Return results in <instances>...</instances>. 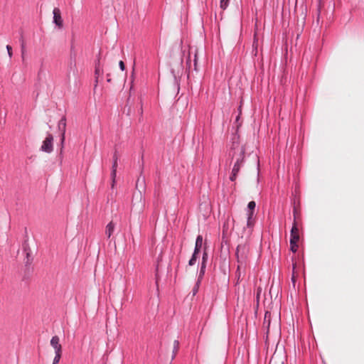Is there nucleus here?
Returning a JSON list of instances; mask_svg holds the SVG:
<instances>
[{"instance_id":"6e6552de","label":"nucleus","mask_w":364,"mask_h":364,"mask_svg":"<svg viewBox=\"0 0 364 364\" xmlns=\"http://www.w3.org/2000/svg\"><path fill=\"white\" fill-rule=\"evenodd\" d=\"M23 249L26 253V258H25V261H24L25 266L26 267L28 271L29 272L30 266H31V263L33 262V258L31 255V251L28 246V244L26 242H24L23 243Z\"/></svg>"},{"instance_id":"f03ea898","label":"nucleus","mask_w":364,"mask_h":364,"mask_svg":"<svg viewBox=\"0 0 364 364\" xmlns=\"http://www.w3.org/2000/svg\"><path fill=\"white\" fill-rule=\"evenodd\" d=\"M183 54L184 53L183 51H181L180 53V56L178 58V61L177 70H176V69L173 68H171V73L173 77V87L176 90V92H177V93L175 96V98H176L178 97L179 92H180V89H181L180 82H181V75L183 73Z\"/></svg>"},{"instance_id":"cd10ccee","label":"nucleus","mask_w":364,"mask_h":364,"mask_svg":"<svg viewBox=\"0 0 364 364\" xmlns=\"http://www.w3.org/2000/svg\"><path fill=\"white\" fill-rule=\"evenodd\" d=\"M200 284L201 283H198V280H196V284L192 289V294L193 296L198 293Z\"/></svg>"},{"instance_id":"9d476101","label":"nucleus","mask_w":364,"mask_h":364,"mask_svg":"<svg viewBox=\"0 0 364 364\" xmlns=\"http://www.w3.org/2000/svg\"><path fill=\"white\" fill-rule=\"evenodd\" d=\"M293 215H294V220L292 223V226L290 230V235H299V228L297 226V222H296V209L295 207L293 208Z\"/></svg>"},{"instance_id":"20e7f679","label":"nucleus","mask_w":364,"mask_h":364,"mask_svg":"<svg viewBox=\"0 0 364 364\" xmlns=\"http://www.w3.org/2000/svg\"><path fill=\"white\" fill-rule=\"evenodd\" d=\"M77 53L75 50L73 45L70 46L69 65H68V73H73L74 75H77V68L76 65Z\"/></svg>"},{"instance_id":"dca6fc26","label":"nucleus","mask_w":364,"mask_h":364,"mask_svg":"<svg viewBox=\"0 0 364 364\" xmlns=\"http://www.w3.org/2000/svg\"><path fill=\"white\" fill-rule=\"evenodd\" d=\"M271 323V314L269 311H266L264 314V326L267 327V335L269 333V326Z\"/></svg>"},{"instance_id":"7ed1b4c3","label":"nucleus","mask_w":364,"mask_h":364,"mask_svg":"<svg viewBox=\"0 0 364 364\" xmlns=\"http://www.w3.org/2000/svg\"><path fill=\"white\" fill-rule=\"evenodd\" d=\"M250 247L248 243L239 244L236 247L235 256L237 262L241 265L246 263L248 255H249Z\"/></svg>"},{"instance_id":"ddd939ff","label":"nucleus","mask_w":364,"mask_h":364,"mask_svg":"<svg viewBox=\"0 0 364 364\" xmlns=\"http://www.w3.org/2000/svg\"><path fill=\"white\" fill-rule=\"evenodd\" d=\"M202 247H203V236L201 235H198L196 238L193 252L200 253L202 250Z\"/></svg>"},{"instance_id":"7c9ffc66","label":"nucleus","mask_w":364,"mask_h":364,"mask_svg":"<svg viewBox=\"0 0 364 364\" xmlns=\"http://www.w3.org/2000/svg\"><path fill=\"white\" fill-rule=\"evenodd\" d=\"M239 144H240L239 141H233L232 144V146L230 147L231 151L233 150L234 151L233 152L235 151L236 153H237L236 151V149L239 147Z\"/></svg>"},{"instance_id":"c03bdc74","label":"nucleus","mask_w":364,"mask_h":364,"mask_svg":"<svg viewBox=\"0 0 364 364\" xmlns=\"http://www.w3.org/2000/svg\"><path fill=\"white\" fill-rule=\"evenodd\" d=\"M259 292H260V291L257 292V301L259 300Z\"/></svg>"},{"instance_id":"a18cd8bd","label":"nucleus","mask_w":364,"mask_h":364,"mask_svg":"<svg viewBox=\"0 0 364 364\" xmlns=\"http://www.w3.org/2000/svg\"><path fill=\"white\" fill-rule=\"evenodd\" d=\"M238 109H239L240 112H241V107L240 106L239 107Z\"/></svg>"},{"instance_id":"f257e3e1","label":"nucleus","mask_w":364,"mask_h":364,"mask_svg":"<svg viewBox=\"0 0 364 364\" xmlns=\"http://www.w3.org/2000/svg\"><path fill=\"white\" fill-rule=\"evenodd\" d=\"M245 146L242 145L240 146L238 153L235 151L232 154H231V152L229 154L232 161L235 159L229 177L231 181H235L237 179L241 168L243 167L245 164Z\"/></svg>"},{"instance_id":"2f4dec72","label":"nucleus","mask_w":364,"mask_h":364,"mask_svg":"<svg viewBox=\"0 0 364 364\" xmlns=\"http://www.w3.org/2000/svg\"><path fill=\"white\" fill-rule=\"evenodd\" d=\"M197 63H198V57H197V53L196 52L194 54V60H193V70L195 71H197Z\"/></svg>"},{"instance_id":"f3484780","label":"nucleus","mask_w":364,"mask_h":364,"mask_svg":"<svg viewBox=\"0 0 364 364\" xmlns=\"http://www.w3.org/2000/svg\"><path fill=\"white\" fill-rule=\"evenodd\" d=\"M208 260V248H207L206 243H205L203 247V249L201 262L199 264H203L207 265Z\"/></svg>"},{"instance_id":"4be33fe9","label":"nucleus","mask_w":364,"mask_h":364,"mask_svg":"<svg viewBox=\"0 0 364 364\" xmlns=\"http://www.w3.org/2000/svg\"><path fill=\"white\" fill-rule=\"evenodd\" d=\"M60 339L58 336H54L51 338L50 340V346L54 348L60 346L61 345L59 343Z\"/></svg>"},{"instance_id":"4c0bfd02","label":"nucleus","mask_w":364,"mask_h":364,"mask_svg":"<svg viewBox=\"0 0 364 364\" xmlns=\"http://www.w3.org/2000/svg\"><path fill=\"white\" fill-rule=\"evenodd\" d=\"M60 358L61 357L55 355L52 364H59Z\"/></svg>"},{"instance_id":"f8f14e48","label":"nucleus","mask_w":364,"mask_h":364,"mask_svg":"<svg viewBox=\"0 0 364 364\" xmlns=\"http://www.w3.org/2000/svg\"><path fill=\"white\" fill-rule=\"evenodd\" d=\"M141 171L140 176L138 178L136 183V188H138V186L141 183V185L143 186V188L144 190L145 189V177L142 175V172H143V169H144V155L143 154L141 155Z\"/></svg>"},{"instance_id":"e433bc0d","label":"nucleus","mask_w":364,"mask_h":364,"mask_svg":"<svg viewBox=\"0 0 364 364\" xmlns=\"http://www.w3.org/2000/svg\"><path fill=\"white\" fill-rule=\"evenodd\" d=\"M112 162L118 163L117 151L115 150L112 157Z\"/></svg>"},{"instance_id":"412c9836","label":"nucleus","mask_w":364,"mask_h":364,"mask_svg":"<svg viewBox=\"0 0 364 364\" xmlns=\"http://www.w3.org/2000/svg\"><path fill=\"white\" fill-rule=\"evenodd\" d=\"M198 255H199V253L193 252V254H192L190 259L188 260L189 266L192 267L196 264V263L198 259Z\"/></svg>"},{"instance_id":"58836bf2","label":"nucleus","mask_w":364,"mask_h":364,"mask_svg":"<svg viewBox=\"0 0 364 364\" xmlns=\"http://www.w3.org/2000/svg\"><path fill=\"white\" fill-rule=\"evenodd\" d=\"M259 161L257 160V182H259Z\"/></svg>"},{"instance_id":"72a5a7b5","label":"nucleus","mask_w":364,"mask_h":364,"mask_svg":"<svg viewBox=\"0 0 364 364\" xmlns=\"http://www.w3.org/2000/svg\"><path fill=\"white\" fill-rule=\"evenodd\" d=\"M95 68H100V55L97 56V59L95 60Z\"/></svg>"},{"instance_id":"c85d7f7f","label":"nucleus","mask_w":364,"mask_h":364,"mask_svg":"<svg viewBox=\"0 0 364 364\" xmlns=\"http://www.w3.org/2000/svg\"><path fill=\"white\" fill-rule=\"evenodd\" d=\"M290 245V250L293 252V253H296L297 252V250H298V243H296V244H294V243H289Z\"/></svg>"},{"instance_id":"b1692460","label":"nucleus","mask_w":364,"mask_h":364,"mask_svg":"<svg viewBox=\"0 0 364 364\" xmlns=\"http://www.w3.org/2000/svg\"><path fill=\"white\" fill-rule=\"evenodd\" d=\"M178 348H179V341L178 340H175L173 342L172 359H173L176 357V355L178 350Z\"/></svg>"},{"instance_id":"5701e85b","label":"nucleus","mask_w":364,"mask_h":364,"mask_svg":"<svg viewBox=\"0 0 364 364\" xmlns=\"http://www.w3.org/2000/svg\"><path fill=\"white\" fill-rule=\"evenodd\" d=\"M253 217L251 213H247V227L252 229L254 227Z\"/></svg>"},{"instance_id":"0eeeda50","label":"nucleus","mask_w":364,"mask_h":364,"mask_svg":"<svg viewBox=\"0 0 364 364\" xmlns=\"http://www.w3.org/2000/svg\"><path fill=\"white\" fill-rule=\"evenodd\" d=\"M53 137L51 134H48L46 139L43 141V144L41 147V151L50 154L53 150Z\"/></svg>"},{"instance_id":"393cba45","label":"nucleus","mask_w":364,"mask_h":364,"mask_svg":"<svg viewBox=\"0 0 364 364\" xmlns=\"http://www.w3.org/2000/svg\"><path fill=\"white\" fill-rule=\"evenodd\" d=\"M230 4V0H220V8L223 10H225Z\"/></svg>"},{"instance_id":"49530a36","label":"nucleus","mask_w":364,"mask_h":364,"mask_svg":"<svg viewBox=\"0 0 364 364\" xmlns=\"http://www.w3.org/2000/svg\"><path fill=\"white\" fill-rule=\"evenodd\" d=\"M318 1H319V4H320V3H321V0H318Z\"/></svg>"},{"instance_id":"2eb2a0df","label":"nucleus","mask_w":364,"mask_h":364,"mask_svg":"<svg viewBox=\"0 0 364 364\" xmlns=\"http://www.w3.org/2000/svg\"><path fill=\"white\" fill-rule=\"evenodd\" d=\"M115 229V225L112 221H110L107 225L105 229V235L107 238H110Z\"/></svg>"},{"instance_id":"f704fd0d","label":"nucleus","mask_w":364,"mask_h":364,"mask_svg":"<svg viewBox=\"0 0 364 364\" xmlns=\"http://www.w3.org/2000/svg\"><path fill=\"white\" fill-rule=\"evenodd\" d=\"M119 67L122 71H124L126 70V65L123 60H120L119 62Z\"/></svg>"},{"instance_id":"79ce46f5","label":"nucleus","mask_w":364,"mask_h":364,"mask_svg":"<svg viewBox=\"0 0 364 364\" xmlns=\"http://www.w3.org/2000/svg\"><path fill=\"white\" fill-rule=\"evenodd\" d=\"M240 114H239L236 117L235 120H236V121H238V120L240 119Z\"/></svg>"},{"instance_id":"a19ab883","label":"nucleus","mask_w":364,"mask_h":364,"mask_svg":"<svg viewBox=\"0 0 364 364\" xmlns=\"http://www.w3.org/2000/svg\"><path fill=\"white\" fill-rule=\"evenodd\" d=\"M291 281H292L293 284H295V282H296V279H295V277H294V275H293V276H292V277H291Z\"/></svg>"},{"instance_id":"aec40b11","label":"nucleus","mask_w":364,"mask_h":364,"mask_svg":"<svg viewBox=\"0 0 364 364\" xmlns=\"http://www.w3.org/2000/svg\"><path fill=\"white\" fill-rule=\"evenodd\" d=\"M103 74V70L100 68H95V88L97 86L99 82V77Z\"/></svg>"},{"instance_id":"37998d69","label":"nucleus","mask_w":364,"mask_h":364,"mask_svg":"<svg viewBox=\"0 0 364 364\" xmlns=\"http://www.w3.org/2000/svg\"><path fill=\"white\" fill-rule=\"evenodd\" d=\"M320 12H321V8H320V5H319L318 8V15L320 14Z\"/></svg>"},{"instance_id":"6ab92c4d","label":"nucleus","mask_w":364,"mask_h":364,"mask_svg":"<svg viewBox=\"0 0 364 364\" xmlns=\"http://www.w3.org/2000/svg\"><path fill=\"white\" fill-rule=\"evenodd\" d=\"M256 208V203L254 200H251L248 203L247 207V213H251L254 216L255 209Z\"/></svg>"},{"instance_id":"de8ad7c7","label":"nucleus","mask_w":364,"mask_h":364,"mask_svg":"<svg viewBox=\"0 0 364 364\" xmlns=\"http://www.w3.org/2000/svg\"><path fill=\"white\" fill-rule=\"evenodd\" d=\"M282 364H284V363H282Z\"/></svg>"},{"instance_id":"ea45409f","label":"nucleus","mask_w":364,"mask_h":364,"mask_svg":"<svg viewBox=\"0 0 364 364\" xmlns=\"http://www.w3.org/2000/svg\"><path fill=\"white\" fill-rule=\"evenodd\" d=\"M107 82H111V80H111V78L109 77V74H107Z\"/></svg>"},{"instance_id":"a878e982","label":"nucleus","mask_w":364,"mask_h":364,"mask_svg":"<svg viewBox=\"0 0 364 364\" xmlns=\"http://www.w3.org/2000/svg\"><path fill=\"white\" fill-rule=\"evenodd\" d=\"M252 53L257 56V39L256 38V36H255L254 38V41H253V43H252Z\"/></svg>"},{"instance_id":"a211bd4d","label":"nucleus","mask_w":364,"mask_h":364,"mask_svg":"<svg viewBox=\"0 0 364 364\" xmlns=\"http://www.w3.org/2000/svg\"><path fill=\"white\" fill-rule=\"evenodd\" d=\"M19 41L21 43V58H22V60H24V55L26 53V45H25V42L23 40V36L22 33H21Z\"/></svg>"},{"instance_id":"423d86ee","label":"nucleus","mask_w":364,"mask_h":364,"mask_svg":"<svg viewBox=\"0 0 364 364\" xmlns=\"http://www.w3.org/2000/svg\"><path fill=\"white\" fill-rule=\"evenodd\" d=\"M59 131L60 132V152L63 151L64 147V142L65 139V131H66V117L63 116L58 124Z\"/></svg>"},{"instance_id":"9b49d317","label":"nucleus","mask_w":364,"mask_h":364,"mask_svg":"<svg viewBox=\"0 0 364 364\" xmlns=\"http://www.w3.org/2000/svg\"><path fill=\"white\" fill-rule=\"evenodd\" d=\"M117 164L115 162H112V170L110 173L112 184L111 188L113 189L116 184V178H117Z\"/></svg>"},{"instance_id":"bb28decb","label":"nucleus","mask_w":364,"mask_h":364,"mask_svg":"<svg viewBox=\"0 0 364 364\" xmlns=\"http://www.w3.org/2000/svg\"><path fill=\"white\" fill-rule=\"evenodd\" d=\"M299 240V235H290L289 243L296 244V243H298Z\"/></svg>"},{"instance_id":"4468645a","label":"nucleus","mask_w":364,"mask_h":364,"mask_svg":"<svg viewBox=\"0 0 364 364\" xmlns=\"http://www.w3.org/2000/svg\"><path fill=\"white\" fill-rule=\"evenodd\" d=\"M198 265H199V269L197 272V279L196 280H198V283H201L203 279L204 275L205 274V269H206L207 265L203 264H199Z\"/></svg>"},{"instance_id":"1a4fd4ad","label":"nucleus","mask_w":364,"mask_h":364,"mask_svg":"<svg viewBox=\"0 0 364 364\" xmlns=\"http://www.w3.org/2000/svg\"><path fill=\"white\" fill-rule=\"evenodd\" d=\"M53 23L55 24L58 28H62L63 24V20L61 17L60 11L58 8H54L53 11Z\"/></svg>"},{"instance_id":"c9c22d12","label":"nucleus","mask_w":364,"mask_h":364,"mask_svg":"<svg viewBox=\"0 0 364 364\" xmlns=\"http://www.w3.org/2000/svg\"><path fill=\"white\" fill-rule=\"evenodd\" d=\"M186 66H187V70L189 71L190 69H191V55H190V53H188V56L186 59Z\"/></svg>"},{"instance_id":"473e14b6","label":"nucleus","mask_w":364,"mask_h":364,"mask_svg":"<svg viewBox=\"0 0 364 364\" xmlns=\"http://www.w3.org/2000/svg\"><path fill=\"white\" fill-rule=\"evenodd\" d=\"M6 48L9 57L10 58H11L12 55H13L12 47L10 45H7Z\"/></svg>"},{"instance_id":"39448f33","label":"nucleus","mask_w":364,"mask_h":364,"mask_svg":"<svg viewBox=\"0 0 364 364\" xmlns=\"http://www.w3.org/2000/svg\"><path fill=\"white\" fill-rule=\"evenodd\" d=\"M136 205L139 208V212H143L145 207V198L140 190L138 191V193L133 194L132 206Z\"/></svg>"},{"instance_id":"c756f323","label":"nucleus","mask_w":364,"mask_h":364,"mask_svg":"<svg viewBox=\"0 0 364 364\" xmlns=\"http://www.w3.org/2000/svg\"><path fill=\"white\" fill-rule=\"evenodd\" d=\"M54 350H55V356L61 357V355H62V346H60L59 347L54 348Z\"/></svg>"}]
</instances>
